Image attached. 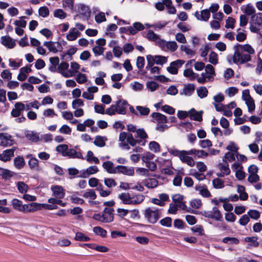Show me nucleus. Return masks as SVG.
Segmentation results:
<instances>
[{
	"label": "nucleus",
	"mask_w": 262,
	"mask_h": 262,
	"mask_svg": "<svg viewBox=\"0 0 262 262\" xmlns=\"http://www.w3.org/2000/svg\"><path fill=\"white\" fill-rule=\"evenodd\" d=\"M234 52L233 56H228L227 60L229 63L232 62L236 64H242L251 60V56L249 54L243 53V52L235 47H234Z\"/></svg>",
	"instance_id": "nucleus-1"
},
{
	"label": "nucleus",
	"mask_w": 262,
	"mask_h": 262,
	"mask_svg": "<svg viewBox=\"0 0 262 262\" xmlns=\"http://www.w3.org/2000/svg\"><path fill=\"white\" fill-rule=\"evenodd\" d=\"M169 152L179 158L180 160L183 162L186 163L190 167H193L195 165V162L192 157L188 155H193V151L189 150H179L177 149H172L169 151Z\"/></svg>",
	"instance_id": "nucleus-2"
},
{
	"label": "nucleus",
	"mask_w": 262,
	"mask_h": 262,
	"mask_svg": "<svg viewBox=\"0 0 262 262\" xmlns=\"http://www.w3.org/2000/svg\"><path fill=\"white\" fill-rule=\"evenodd\" d=\"M235 109L234 115H242V110L236 107V104L235 101H231L227 104L218 105L216 106V111L223 113V115H232V110Z\"/></svg>",
	"instance_id": "nucleus-3"
},
{
	"label": "nucleus",
	"mask_w": 262,
	"mask_h": 262,
	"mask_svg": "<svg viewBox=\"0 0 262 262\" xmlns=\"http://www.w3.org/2000/svg\"><path fill=\"white\" fill-rule=\"evenodd\" d=\"M249 25V29L252 33L259 34L260 30L262 29V13L252 15Z\"/></svg>",
	"instance_id": "nucleus-4"
},
{
	"label": "nucleus",
	"mask_w": 262,
	"mask_h": 262,
	"mask_svg": "<svg viewBox=\"0 0 262 262\" xmlns=\"http://www.w3.org/2000/svg\"><path fill=\"white\" fill-rule=\"evenodd\" d=\"M161 215L160 210L155 207H148L145 209L144 215L149 223L154 224L160 219Z\"/></svg>",
	"instance_id": "nucleus-5"
},
{
	"label": "nucleus",
	"mask_w": 262,
	"mask_h": 262,
	"mask_svg": "<svg viewBox=\"0 0 262 262\" xmlns=\"http://www.w3.org/2000/svg\"><path fill=\"white\" fill-rule=\"evenodd\" d=\"M215 76V72L214 67L210 64L205 66V72H203L200 77L197 79L199 83L204 84L207 82L212 80V79Z\"/></svg>",
	"instance_id": "nucleus-6"
},
{
	"label": "nucleus",
	"mask_w": 262,
	"mask_h": 262,
	"mask_svg": "<svg viewBox=\"0 0 262 262\" xmlns=\"http://www.w3.org/2000/svg\"><path fill=\"white\" fill-rule=\"evenodd\" d=\"M128 106L126 101L121 100L117 102L116 105H112L110 108L106 110V114L112 115L115 112L118 114L124 115L126 113L125 109Z\"/></svg>",
	"instance_id": "nucleus-7"
},
{
	"label": "nucleus",
	"mask_w": 262,
	"mask_h": 262,
	"mask_svg": "<svg viewBox=\"0 0 262 262\" xmlns=\"http://www.w3.org/2000/svg\"><path fill=\"white\" fill-rule=\"evenodd\" d=\"M242 98L245 101V104L248 110V112L250 114L253 113L255 109V102L253 98L250 95L249 90L246 89L242 92Z\"/></svg>",
	"instance_id": "nucleus-8"
},
{
	"label": "nucleus",
	"mask_w": 262,
	"mask_h": 262,
	"mask_svg": "<svg viewBox=\"0 0 262 262\" xmlns=\"http://www.w3.org/2000/svg\"><path fill=\"white\" fill-rule=\"evenodd\" d=\"M77 15L82 19L88 20L91 16V10L89 7L83 4H79L76 6Z\"/></svg>",
	"instance_id": "nucleus-9"
},
{
	"label": "nucleus",
	"mask_w": 262,
	"mask_h": 262,
	"mask_svg": "<svg viewBox=\"0 0 262 262\" xmlns=\"http://www.w3.org/2000/svg\"><path fill=\"white\" fill-rule=\"evenodd\" d=\"M65 43L64 41L62 42L45 41L43 45L48 48L50 52L56 53L62 51Z\"/></svg>",
	"instance_id": "nucleus-10"
},
{
	"label": "nucleus",
	"mask_w": 262,
	"mask_h": 262,
	"mask_svg": "<svg viewBox=\"0 0 262 262\" xmlns=\"http://www.w3.org/2000/svg\"><path fill=\"white\" fill-rule=\"evenodd\" d=\"M162 50L164 51H170L173 52L178 49V45L174 41H167L164 39H162L159 42L158 46Z\"/></svg>",
	"instance_id": "nucleus-11"
},
{
	"label": "nucleus",
	"mask_w": 262,
	"mask_h": 262,
	"mask_svg": "<svg viewBox=\"0 0 262 262\" xmlns=\"http://www.w3.org/2000/svg\"><path fill=\"white\" fill-rule=\"evenodd\" d=\"M152 121L157 123L156 130L160 132H163L166 128H168V126L165 124L167 122V118L165 116H152Z\"/></svg>",
	"instance_id": "nucleus-12"
},
{
	"label": "nucleus",
	"mask_w": 262,
	"mask_h": 262,
	"mask_svg": "<svg viewBox=\"0 0 262 262\" xmlns=\"http://www.w3.org/2000/svg\"><path fill=\"white\" fill-rule=\"evenodd\" d=\"M69 65L67 62H62L59 64L57 67V72L61 74L66 78L71 77L73 76V72L69 70Z\"/></svg>",
	"instance_id": "nucleus-13"
},
{
	"label": "nucleus",
	"mask_w": 262,
	"mask_h": 262,
	"mask_svg": "<svg viewBox=\"0 0 262 262\" xmlns=\"http://www.w3.org/2000/svg\"><path fill=\"white\" fill-rule=\"evenodd\" d=\"M184 62V60L181 59H178L170 63V66L167 68V70L171 74H177L178 72V69L182 66Z\"/></svg>",
	"instance_id": "nucleus-14"
},
{
	"label": "nucleus",
	"mask_w": 262,
	"mask_h": 262,
	"mask_svg": "<svg viewBox=\"0 0 262 262\" xmlns=\"http://www.w3.org/2000/svg\"><path fill=\"white\" fill-rule=\"evenodd\" d=\"M0 145L3 146H9L14 144V141L12 139V136L7 133L0 134Z\"/></svg>",
	"instance_id": "nucleus-15"
},
{
	"label": "nucleus",
	"mask_w": 262,
	"mask_h": 262,
	"mask_svg": "<svg viewBox=\"0 0 262 262\" xmlns=\"http://www.w3.org/2000/svg\"><path fill=\"white\" fill-rule=\"evenodd\" d=\"M16 147H13L11 149L5 150L0 154V160L3 162L9 161L14 155Z\"/></svg>",
	"instance_id": "nucleus-16"
},
{
	"label": "nucleus",
	"mask_w": 262,
	"mask_h": 262,
	"mask_svg": "<svg viewBox=\"0 0 262 262\" xmlns=\"http://www.w3.org/2000/svg\"><path fill=\"white\" fill-rule=\"evenodd\" d=\"M51 190L53 192V195L55 198L59 199L64 198L65 193L62 186L59 185L52 186Z\"/></svg>",
	"instance_id": "nucleus-17"
},
{
	"label": "nucleus",
	"mask_w": 262,
	"mask_h": 262,
	"mask_svg": "<svg viewBox=\"0 0 262 262\" xmlns=\"http://www.w3.org/2000/svg\"><path fill=\"white\" fill-rule=\"evenodd\" d=\"M134 173V169L133 167H127L122 165L117 166L116 173H122L128 176H133Z\"/></svg>",
	"instance_id": "nucleus-18"
},
{
	"label": "nucleus",
	"mask_w": 262,
	"mask_h": 262,
	"mask_svg": "<svg viewBox=\"0 0 262 262\" xmlns=\"http://www.w3.org/2000/svg\"><path fill=\"white\" fill-rule=\"evenodd\" d=\"M81 35L80 32L75 28H70L69 32L66 35V39L70 41H74Z\"/></svg>",
	"instance_id": "nucleus-19"
},
{
	"label": "nucleus",
	"mask_w": 262,
	"mask_h": 262,
	"mask_svg": "<svg viewBox=\"0 0 262 262\" xmlns=\"http://www.w3.org/2000/svg\"><path fill=\"white\" fill-rule=\"evenodd\" d=\"M1 42L2 45L9 49L13 48L15 45V41L9 36H4L1 38Z\"/></svg>",
	"instance_id": "nucleus-20"
},
{
	"label": "nucleus",
	"mask_w": 262,
	"mask_h": 262,
	"mask_svg": "<svg viewBox=\"0 0 262 262\" xmlns=\"http://www.w3.org/2000/svg\"><path fill=\"white\" fill-rule=\"evenodd\" d=\"M198 20L207 21L210 16V12L207 9H205L201 12L200 14L198 11H196L194 14Z\"/></svg>",
	"instance_id": "nucleus-21"
},
{
	"label": "nucleus",
	"mask_w": 262,
	"mask_h": 262,
	"mask_svg": "<svg viewBox=\"0 0 262 262\" xmlns=\"http://www.w3.org/2000/svg\"><path fill=\"white\" fill-rule=\"evenodd\" d=\"M30 66L31 65L28 67H24L20 69L19 73L17 76V79L18 80L23 81L27 79V74L30 73L32 71L30 68Z\"/></svg>",
	"instance_id": "nucleus-22"
},
{
	"label": "nucleus",
	"mask_w": 262,
	"mask_h": 262,
	"mask_svg": "<svg viewBox=\"0 0 262 262\" xmlns=\"http://www.w3.org/2000/svg\"><path fill=\"white\" fill-rule=\"evenodd\" d=\"M102 167L109 173H116L117 166L115 167L114 166V163L110 161L103 162L102 164Z\"/></svg>",
	"instance_id": "nucleus-23"
},
{
	"label": "nucleus",
	"mask_w": 262,
	"mask_h": 262,
	"mask_svg": "<svg viewBox=\"0 0 262 262\" xmlns=\"http://www.w3.org/2000/svg\"><path fill=\"white\" fill-rule=\"evenodd\" d=\"M98 171V168L96 166H91L88 167L86 170L82 171L79 177L85 178L91 174L97 173Z\"/></svg>",
	"instance_id": "nucleus-24"
},
{
	"label": "nucleus",
	"mask_w": 262,
	"mask_h": 262,
	"mask_svg": "<svg viewBox=\"0 0 262 262\" xmlns=\"http://www.w3.org/2000/svg\"><path fill=\"white\" fill-rule=\"evenodd\" d=\"M118 198L123 204L132 205V196L129 193H121L118 195Z\"/></svg>",
	"instance_id": "nucleus-25"
},
{
	"label": "nucleus",
	"mask_w": 262,
	"mask_h": 262,
	"mask_svg": "<svg viewBox=\"0 0 262 262\" xmlns=\"http://www.w3.org/2000/svg\"><path fill=\"white\" fill-rule=\"evenodd\" d=\"M144 26L140 22H136L133 24L132 26H129V33L130 35H135L138 31L143 30Z\"/></svg>",
	"instance_id": "nucleus-26"
},
{
	"label": "nucleus",
	"mask_w": 262,
	"mask_h": 262,
	"mask_svg": "<svg viewBox=\"0 0 262 262\" xmlns=\"http://www.w3.org/2000/svg\"><path fill=\"white\" fill-rule=\"evenodd\" d=\"M147 38L151 41L156 42L157 46H159V42H161V39L160 36L155 33L153 31L149 30L146 34Z\"/></svg>",
	"instance_id": "nucleus-27"
},
{
	"label": "nucleus",
	"mask_w": 262,
	"mask_h": 262,
	"mask_svg": "<svg viewBox=\"0 0 262 262\" xmlns=\"http://www.w3.org/2000/svg\"><path fill=\"white\" fill-rule=\"evenodd\" d=\"M64 156H68L71 158L84 159L81 153L79 151H76L74 149L68 148L67 153L64 154Z\"/></svg>",
	"instance_id": "nucleus-28"
},
{
	"label": "nucleus",
	"mask_w": 262,
	"mask_h": 262,
	"mask_svg": "<svg viewBox=\"0 0 262 262\" xmlns=\"http://www.w3.org/2000/svg\"><path fill=\"white\" fill-rule=\"evenodd\" d=\"M236 48H238L239 50H241L242 52H247V54L251 55L254 54L255 53L254 49L252 47V46L249 44H245L244 45H237L235 46Z\"/></svg>",
	"instance_id": "nucleus-29"
},
{
	"label": "nucleus",
	"mask_w": 262,
	"mask_h": 262,
	"mask_svg": "<svg viewBox=\"0 0 262 262\" xmlns=\"http://www.w3.org/2000/svg\"><path fill=\"white\" fill-rule=\"evenodd\" d=\"M39 204L36 203H31L29 204L24 205L23 212H32L37 209Z\"/></svg>",
	"instance_id": "nucleus-30"
},
{
	"label": "nucleus",
	"mask_w": 262,
	"mask_h": 262,
	"mask_svg": "<svg viewBox=\"0 0 262 262\" xmlns=\"http://www.w3.org/2000/svg\"><path fill=\"white\" fill-rule=\"evenodd\" d=\"M194 90L195 85L193 84H188L184 86L182 92H181V94L189 96L192 94Z\"/></svg>",
	"instance_id": "nucleus-31"
},
{
	"label": "nucleus",
	"mask_w": 262,
	"mask_h": 262,
	"mask_svg": "<svg viewBox=\"0 0 262 262\" xmlns=\"http://www.w3.org/2000/svg\"><path fill=\"white\" fill-rule=\"evenodd\" d=\"M213 99L214 101L213 103V105L216 110V106L218 105H223L222 102L225 99V96L224 94L221 93H218L216 95H214L213 97Z\"/></svg>",
	"instance_id": "nucleus-32"
},
{
	"label": "nucleus",
	"mask_w": 262,
	"mask_h": 262,
	"mask_svg": "<svg viewBox=\"0 0 262 262\" xmlns=\"http://www.w3.org/2000/svg\"><path fill=\"white\" fill-rule=\"evenodd\" d=\"M195 189L196 190L199 192V193L202 195L203 197H209L211 195V194L209 191L207 189L206 186L205 185H198L195 187Z\"/></svg>",
	"instance_id": "nucleus-33"
},
{
	"label": "nucleus",
	"mask_w": 262,
	"mask_h": 262,
	"mask_svg": "<svg viewBox=\"0 0 262 262\" xmlns=\"http://www.w3.org/2000/svg\"><path fill=\"white\" fill-rule=\"evenodd\" d=\"M14 165L18 169L23 168L25 165V161L24 158L21 156L16 157L14 159Z\"/></svg>",
	"instance_id": "nucleus-34"
},
{
	"label": "nucleus",
	"mask_w": 262,
	"mask_h": 262,
	"mask_svg": "<svg viewBox=\"0 0 262 262\" xmlns=\"http://www.w3.org/2000/svg\"><path fill=\"white\" fill-rule=\"evenodd\" d=\"M11 204L14 209L22 212L24 205L20 200L17 199H14L12 200Z\"/></svg>",
	"instance_id": "nucleus-35"
},
{
	"label": "nucleus",
	"mask_w": 262,
	"mask_h": 262,
	"mask_svg": "<svg viewBox=\"0 0 262 262\" xmlns=\"http://www.w3.org/2000/svg\"><path fill=\"white\" fill-rule=\"evenodd\" d=\"M184 76L186 77H188L191 80H194L195 79L199 77V75L193 72V71L190 69H187L184 71Z\"/></svg>",
	"instance_id": "nucleus-36"
},
{
	"label": "nucleus",
	"mask_w": 262,
	"mask_h": 262,
	"mask_svg": "<svg viewBox=\"0 0 262 262\" xmlns=\"http://www.w3.org/2000/svg\"><path fill=\"white\" fill-rule=\"evenodd\" d=\"M186 116H178V118L180 120V122H177V124L178 125L182 126L185 127L187 130L188 129H190L191 128V124L190 123L188 122H182V120L184 119Z\"/></svg>",
	"instance_id": "nucleus-37"
},
{
	"label": "nucleus",
	"mask_w": 262,
	"mask_h": 262,
	"mask_svg": "<svg viewBox=\"0 0 262 262\" xmlns=\"http://www.w3.org/2000/svg\"><path fill=\"white\" fill-rule=\"evenodd\" d=\"M203 113V111L197 112L194 108H192L188 111H179L177 115H202Z\"/></svg>",
	"instance_id": "nucleus-38"
},
{
	"label": "nucleus",
	"mask_w": 262,
	"mask_h": 262,
	"mask_svg": "<svg viewBox=\"0 0 262 262\" xmlns=\"http://www.w3.org/2000/svg\"><path fill=\"white\" fill-rule=\"evenodd\" d=\"M211 219L216 221H221L222 219V214L217 207H214L211 211Z\"/></svg>",
	"instance_id": "nucleus-39"
},
{
	"label": "nucleus",
	"mask_w": 262,
	"mask_h": 262,
	"mask_svg": "<svg viewBox=\"0 0 262 262\" xmlns=\"http://www.w3.org/2000/svg\"><path fill=\"white\" fill-rule=\"evenodd\" d=\"M238 92V89L234 86L229 87L225 91V93L229 97L234 96Z\"/></svg>",
	"instance_id": "nucleus-40"
},
{
	"label": "nucleus",
	"mask_w": 262,
	"mask_h": 262,
	"mask_svg": "<svg viewBox=\"0 0 262 262\" xmlns=\"http://www.w3.org/2000/svg\"><path fill=\"white\" fill-rule=\"evenodd\" d=\"M145 197L142 194H137L132 196V205H138L141 203Z\"/></svg>",
	"instance_id": "nucleus-41"
},
{
	"label": "nucleus",
	"mask_w": 262,
	"mask_h": 262,
	"mask_svg": "<svg viewBox=\"0 0 262 262\" xmlns=\"http://www.w3.org/2000/svg\"><path fill=\"white\" fill-rule=\"evenodd\" d=\"M26 136L28 140L33 142H37L39 140V136L32 131L27 132Z\"/></svg>",
	"instance_id": "nucleus-42"
},
{
	"label": "nucleus",
	"mask_w": 262,
	"mask_h": 262,
	"mask_svg": "<svg viewBox=\"0 0 262 262\" xmlns=\"http://www.w3.org/2000/svg\"><path fill=\"white\" fill-rule=\"evenodd\" d=\"M21 60L16 59L15 60L12 58L9 59V66L13 69H16L21 66Z\"/></svg>",
	"instance_id": "nucleus-43"
},
{
	"label": "nucleus",
	"mask_w": 262,
	"mask_h": 262,
	"mask_svg": "<svg viewBox=\"0 0 262 262\" xmlns=\"http://www.w3.org/2000/svg\"><path fill=\"white\" fill-rule=\"evenodd\" d=\"M93 230V232L98 235H100L102 237H105L106 236L107 231L99 226L94 227Z\"/></svg>",
	"instance_id": "nucleus-44"
},
{
	"label": "nucleus",
	"mask_w": 262,
	"mask_h": 262,
	"mask_svg": "<svg viewBox=\"0 0 262 262\" xmlns=\"http://www.w3.org/2000/svg\"><path fill=\"white\" fill-rule=\"evenodd\" d=\"M26 108V106L24 103L17 102L15 104V109L12 111L11 115H14L13 113L14 111H16L18 115H19L21 112L25 110Z\"/></svg>",
	"instance_id": "nucleus-45"
},
{
	"label": "nucleus",
	"mask_w": 262,
	"mask_h": 262,
	"mask_svg": "<svg viewBox=\"0 0 262 262\" xmlns=\"http://www.w3.org/2000/svg\"><path fill=\"white\" fill-rule=\"evenodd\" d=\"M208 93V90L205 86H201L197 90V94L201 99L206 97Z\"/></svg>",
	"instance_id": "nucleus-46"
},
{
	"label": "nucleus",
	"mask_w": 262,
	"mask_h": 262,
	"mask_svg": "<svg viewBox=\"0 0 262 262\" xmlns=\"http://www.w3.org/2000/svg\"><path fill=\"white\" fill-rule=\"evenodd\" d=\"M16 185L18 191L21 193L27 192L29 188L28 186L23 182H18Z\"/></svg>",
	"instance_id": "nucleus-47"
},
{
	"label": "nucleus",
	"mask_w": 262,
	"mask_h": 262,
	"mask_svg": "<svg viewBox=\"0 0 262 262\" xmlns=\"http://www.w3.org/2000/svg\"><path fill=\"white\" fill-rule=\"evenodd\" d=\"M67 16V13L61 9H57L54 12V16L60 19H64Z\"/></svg>",
	"instance_id": "nucleus-48"
},
{
	"label": "nucleus",
	"mask_w": 262,
	"mask_h": 262,
	"mask_svg": "<svg viewBox=\"0 0 262 262\" xmlns=\"http://www.w3.org/2000/svg\"><path fill=\"white\" fill-rule=\"evenodd\" d=\"M75 239L77 241L87 242L90 241V238L82 232H77Z\"/></svg>",
	"instance_id": "nucleus-49"
},
{
	"label": "nucleus",
	"mask_w": 262,
	"mask_h": 262,
	"mask_svg": "<svg viewBox=\"0 0 262 262\" xmlns=\"http://www.w3.org/2000/svg\"><path fill=\"white\" fill-rule=\"evenodd\" d=\"M104 184L109 188L114 187L117 186V183L114 179L112 178H104Z\"/></svg>",
	"instance_id": "nucleus-50"
},
{
	"label": "nucleus",
	"mask_w": 262,
	"mask_h": 262,
	"mask_svg": "<svg viewBox=\"0 0 262 262\" xmlns=\"http://www.w3.org/2000/svg\"><path fill=\"white\" fill-rule=\"evenodd\" d=\"M222 242L225 244L237 245L239 241L236 237H226L222 239Z\"/></svg>",
	"instance_id": "nucleus-51"
},
{
	"label": "nucleus",
	"mask_w": 262,
	"mask_h": 262,
	"mask_svg": "<svg viewBox=\"0 0 262 262\" xmlns=\"http://www.w3.org/2000/svg\"><path fill=\"white\" fill-rule=\"evenodd\" d=\"M209 62L213 65L218 63V55L213 51L211 52L209 55Z\"/></svg>",
	"instance_id": "nucleus-52"
},
{
	"label": "nucleus",
	"mask_w": 262,
	"mask_h": 262,
	"mask_svg": "<svg viewBox=\"0 0 262 262\" xmlns=\"http://www.w3.org/2000/svg\"><path fill=\"white\" fill-rule=\"evenodd\" d=\"M83 196L85 199H91L92 200H95L97 198V195L93 189L88 190L84 193Z\"/></svg>",
	"instance_id": "nucleus-53"
},
{
	"label": "nucleus",
	"mask_w": 262,
	"mask_h": 262,
	"mask_svg": "<svg viewBox=\"0 0 262 262\" xmlns=\"http://www.w3.org/2000/svg\"><path fill=\"white\" fill-rule=\"evenodd\" d=\"M243 12L248 15H253L255 12V9L253 6L248 4L245 7Z\"/></svg>",
	"instance_id": "nucleus-54"
},
{
	"label": "nucleus",
	"mask_w": 262,
	"mask_h": 262,
	"mask_svg": "<svg viewBox=\"0 0 262 262\" xmlns=\"http://www.w3.org/2000/svg\"><path fill=\"white\" fill-rule=\"evenodd\" d=\"M158 185V181L155 179H150L146 181L145 185L148 188H154Z\"/></svg>",
	"instance_id": "nucleus-55"
},
{
	"label": "nucleus",
	"mask_w": 262,
	"mask_h": 262,
	"mask_svg": "<svg viewBox=\"0 0 262 262\" xmlns=\"http://www.w3.org/2000/svg\"><path fill=\"white\" fill-rule=\"evenodd\" d=\"M180 49L182 51L184 52L187 55L192 56L195 54L194 51L192 50L189 46L186 45H181L180 47Z\"/></svg>",
	"instance_id": "nucleus-56"
},
{
	"label": "nucleus",
	"mask_w": 262,
	"mask_h": 262,
	"mask_svg": "<svg viewBox=\"0 0 262 262\" xmlns=\"http://www.w3.org/2000/svg\"><path fill=\"white\" fill-rule=\"evenodd\" d=\"M257 239L258 238L256 236L246 237L245 238V242L250 243L251 245L255 247H258L259 245Z\"/></svg>",
	"instance_id": "nucleus-57"
},
{
	"label": "nucleus",
	"mask_w": 262,
	"mask_h": 262,
	"mask_svg": "<svg viewBox=\"0 0 262 262\" xmlns=\"http://www.w3.org/2000/svg\"><path fill=\"white\" fill-rule=\"evenodd\" d=\"M212 184L214 188L219 189L224 187V182L219 178H216L213 180Z\"/></svg>",
	"instance_id": "nucleus-58"
},
{
	"label": "nucleus",
	"mask_w": 262,
	"mask_h": 262,
	"mask_svg": "<svg viewBox=\"0 0 262 262\" xmlns=\"http://www.w3.org/2000/svg\"><path fill=\"white\" fill-rule=\"evenodd\" d=\"M247 214H248L249 218L257 220L260 217V213L256 210H250Z\"/></svg>",
	"instance_id": "nucleus-59"
},
{
	"label": "nucleus",
	"mask_w": 262,
	"mask_h": 262,
	"mask_svg": "<svg viewBox=\"0 0 262 262\" xmlns=\"http://www.w3.org/2000/svg\"><path fill=\"white\" fill-rule=\"evenodd\" d=\"M86 160L89 162L93 161L96 164H99L100 162L99 160L97 157H95L93 156V153L91 150L88 151L86 155Z\"/></svg>",
	"instance_id": "nucleus-60"
},
{
	"label": "nucleus",
	"mask_w": 262,
	"mask_h": 262,
	"mask_svg": "<svg viewBox=\"0 0 262 262\" xmlns=\"http://www.w3.org/2000/svg\"><path fill=\"white\" fill-rule=\"evenodd\" d=\"M29 167L32 169H36L38 167V161L35 158H31L29 161Z\"/></svg>",
	"instance_id": "nucleus-61"
},
{
	"label": "nucleus",
	"mask_w": 262,
	"mask_h": 262,
	"mask_svg": "<svg viewBox=\"0 0 262 262\" xmlns=\"http://www.w3.org/2000/svg\"><path fill=\"white\" fill-rule=\"evenodd\" d=\"M94 144L99 147H103L105 146V140L103 137L98 136L96 137Z\"/></svg>",
	"instance_id": "nucleus-62"
},
{
	"label": "nucleus",
	"mask_w": 262,
	"mask_h": 262,
	"mask_svg": "<svg viewBox=\"0 0 262 262\" xmlns=\"http://www.w3.org/2000/svg\"><path fill=\"white\" fill-rule=\"evenodd\" d=\"M234 160V155L231 152H227L223 157V161L227 164H228V162H231Z\"/></svg>",
	"instance_id": "nucleus-63"
},
{
	"label": "nucleus",
	"mask_w": 262,
	"mask_h": 262,
	"mask_svg": "<svg viewBox=\"0 0 262 262\" xmlns=\"http://www.w3.org/2000/svg\"><path fill=\"white\" fill-rule=\"evenodd\" d=\"M39 16L42 17H46L49 14V10L46 6L41 7L38 10Z\"/></svg>",
	"instance_id": "nucleus-64"
}]
</instances>
